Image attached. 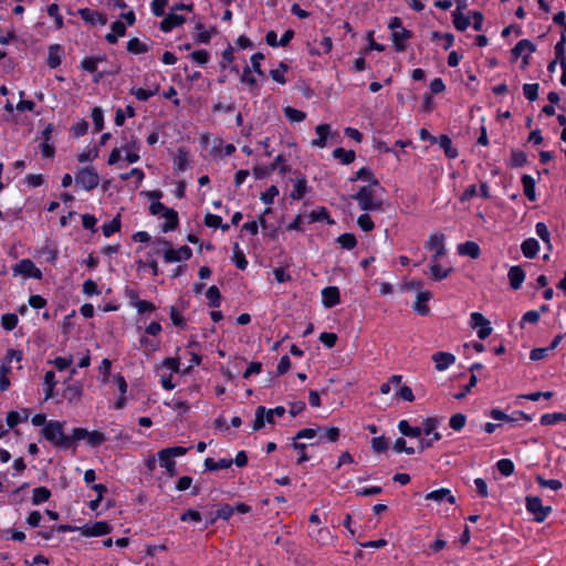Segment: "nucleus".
Returning <instances> with one entry per match:
<instances>
[{
  "label": "nucleus",
  "mask_w": 566,
  "mask_h": 566,
  "mask_svg": "<svg viewBox=\"0 0 566 566\" xmlns=\"http://www.w3.org/2000/svg\"><path fill=\"white\" fill-rule=\"evenodd\" d=\"M41 436L61 450H75L77 442L85 440L91 448H97L106 441V437L102 431H88L85 428H73L71 434L64 433V422L51 420L50 423L42 428Z\"/></svg>",
  "instance_id": "f257e3e1"
},
{
  "label": "nucleus",
  "mask_w": 566,
  "mask_h": 566,
  "mask_svg": "<svg viewBox=\"0 0 566 566\" xmlns=\"http://www.w3.org/2000/svg\"><path fill=\"white\" fill-rule=\"evenodd\" d=\"M378 186H363L353 195V199L363 211H382L384 202L375 196V188Z\"/></svg>",
  "instance_id": "f03ea898"
},
{
  "label": "nucleus",
  "mask_w": 566,
  "mask_h": 566,
  "mask_svg": "<svg viewBox=\"0 0 566 566\" xmlns=\"http://www.w3.org/2000/svg\"><path fill=\"white\" fill-rule=\"evenodd\" d=\"M75 184L86 191H92L98 186L99 176L94 167H83L75 174Z\"/></svg>",
  "instance_id": "7ed1b4c3"
},
{
  "label": "nucleus",
  "mask_w": 566,
  "mask_h": 566,
  "mask_svg": "<svg viewBox=\"0 0 566 566\" xmlns=\"http://www.w3.org/2000/svg\"><path fill=\"white\" fill-rule=\"evenodd\" d=\"M439 421L437 418H426L422 422V433L426 436L432 434L431 439H420L419 441V451L422 452L424 449L430 448L433 442L439 441L441 439V434L436 431L438 428Z\"/></svg>",
  "instance_id": "20e7f679"
},
{
  "label": "nucleus",
  "mask_w": 566,
  "mask_h": 566,
  "mask_svg": "<svg viewBox=\"0 0 566 566\" xmlns=\"http://www.w3.org/2000/svg\"><path fill=\"white\" fill-rule=\"evenodd\" d=\"M113 526L107 521H97L86 523L78 527V532L84 537H98L112 533Z\"/></svg>",
  "instance_id": "39448f33"
},
{
  "label": "nucleus",
  "mask_w": 566,
  "mask_h": 566,
  "mask_svg": "<svg viewBox=\"0 0 566 566\" xmlns=\"http://www.w3.org/2000/svg\"><path fill=\"white\" fill-rule=\"evenodd\" d=\"M424 249L432 253L431 262H438L446 254L444 234H430L424 243Z\"/></svg>",
  "instance_id": "423d86ee"
},
{
  "label": "nucleus",
  "mask_w": 566,
  "mask_h": 566,
  "mask_svg": "<svg viewBox=\"0 0 566 566\" xmlns=\"http://www.w3.org/2000/svg\"><path fill=\"white\" fill-rule=\"evenodd\" d=\"M13 275H23L35 280L42 279L41 270L30 259H22L12 266Z\"/></svg>",
  "instance_id": "0eeeda50"
},
{
  "label": "nucleus",
  "mask_w": 566,
  "mask_h": 566,
  "mask_svg": "<svg viewBox=\"0 0 566 566\" xmlns=\"http://www.w3.org/2000/svg\"><path fill=\"white\" fill-rule=\"evenodd\" d=\"M526 509L533 514L534 520L539 523L543 522L552 511V507L544 506L542 500L537 496L526 497Z\"/></svg>",
  "instance_id": "6e6552de"
},
{
  "label": "nucleus",
  "mask_w": 566,
  "mask_h": 566,
  "mask_svg": "<svg viewBox=\"0 0 566 566\" xmlns=\"http://www.w3.org/2000/svg\"><path fill=\"white\" fill-rule=\"evenodd\" d=\"M106 60V55H96V56H85L82 59L80 67L91 74H94V82L98 83L105 75L104 72H97V66L99 62Z\"/></svg>",
  "instance_id": "1a4fd4ad"
},
{
  "label": "nucleus",
  "mask_w": 566,
  "mask_h": 566,
  "mask_svg": "<svg viewBox=\"0 0 566 566\" xmlns=\"http://www.w3.org/2000/svg\"><path fill=\"white\" fill-rule=\"evenodd\" d=\"M470 326L473 329H478V337L480 339H485L492 333L490 322L481 313L478 312L471 314Z\"/></svg>",
  "instance_id": "9d476101"
},
{
  "label": "nucleus",
  "mask_w": 566,
  "mask_h": 566,
  "mask_svg": "<svg viewBox=\"0 0 566 566\" xmlns=\"http://www.w3.org/2000/svg\"><path fill=\"white\" fill-rule=\"evenodd\" d=\"M77 12L86 23L99 25H105L107 23V15L104 12L92 10L90 8H81Z\"/></svg>",
  "instance_id": "9b49d317"
},
{
  "label": "nucleus",
  "mask_w": 566,
  "mask_h": 566,
  "mask_svg": "<svg viewBox=\"0 0 566 566\" xmlns=\"http://www.w3.org/2000/svg\"><path fill=\"white\" fill-rule=\"evenodd\" d=\"M186 22V17L182 14H177L176 11H171L166 14V17L160 21L159 29L168 33L172 31L175 28L182 25Z\"/></svg>",
  "instance_id": "f8f14e48"
},
{
  "label": "nucleus",
  "mask_w": 566,
  "mask_h": 566,
  "mask_svg": "<svg viewBox=\"0 0 566 566\" xmlns=\"http://www.w3.org/2000/svg\"><path fill=\"white\" fill-rule=\"evenodd\" d=\"M322 303L326 308H332L340 303V292L337 286H326L321 292Z\"/></svg>",
  "instance_id": "ddd939ff"
},
{
  "label": "nucleus",
  "mask_w": 566,
  "mask_h": 566,
  "mask_svg": "<svg viewBox=\"0 0 566 566\" xmlns=\"http://www.w3.org/2000/svg\"><path fill=\"white\" fill-rule=\"evenodd\" d=\"M432 360L434 361L436 369L443 371L455 363V356L447 352H437L432 355Z\"/></svg>",
  "instance_id": "4468645a"
},
{
  "label": "nucleus",
  "mask_w": 566,
  "mask_h": 566,
  "mask_svg": "<svg viewBox=\"0 0 566 566\" xmlns=\"http://www.w3.org/2000/svg\"><path fill=\"white\" fill-rule=\"evenodd\" d=\"M157 458L159 465L165 468L166 475L169 478H174L178 474L176 468V461L168 453H166L163 449L157 452Z\"/></svg>",
  "instance_id": "2eb2a0df"
},
{
  "label": "nucleus",
  "mask_w": 566,
  "mask_h": 566,
  "mask_svg": "<svg viewBox=\"0 0 566 566\" xmlns=\"http://www.w3.org/2000/svg\"><path fill=\"white\" fill-rule=\"evenodd\" d=\"M426 500L434 501L438 503L448 502L450 504L455 503V496L451 493L449 489L441 488L438 490H433L424 495Z\"/></svg>",
  "instance_id": "dca6fc26"
},
{
  "label": "nucleus",
  "mask_w": 566,
  "mask_h": 566,
  "mask_svg": "<svg viewBox=\"0 0 566 566\" xmlns=\"http://www.w3.org/2000/svg\"><path fill=\"white\" fill-rule=\"evenodd\" d=\"M308 223L314 222H326L327 224H334V219L331 218L329 211L326 207H318L315 210H312L308 214L305 216Z\"/></svg>",
  "instance_id": "f3484780"
},
{
  "label": "nucleus",
  "mask_w": 566,
  "mask_h": 566,
  "mask_svg": "<svg viewBox=\"0 0 566 566\" xmlns=\"http://www.w3.org/2000/svg\"><path fill=\"white\" fill-rule=\"evenodd\" d=\"M340 430L337 427H319L318 426V439L315 444L324 441L336 442L339 439ZM314 446V443H311Z\"/></svg>",
  "instance_id": "a211bd4d"
},
{
  "label": "nucleus",
  "mask_w": 566,
  "mask_h": 566,
  "mask_svg": "<svg viewBox=\"0 0 566 566\" xmlns=\"http://www.w3.org/2000/svg\"><path fill=\"white\" fill-rule=\"evenodd\" d=\"M357 180L367 181V186H380L379 180L375 177L374 172L368 167H361L355 172L354 176L349 177L350 182H355Z\"/></svg>",
  "instance_id": "6ab92c4d"
},
{
  "label": "nucleus",
  "mask_w": 566,
  "mask_h": 566,
  "mask_svg": "<svg viewBox=\"0 0 566 566\" xmlns=\"http://www.w3.org/2000/svg\"><path fill=\"white\" fill-rule=\"evenodd\" d=\"M412 36V32L405 28L399 31H395L391 34L394 48L397 52H403L406 50V41Z\"/></svg>",
  "instance_id": "aec40b11"
},
{
  "label": "nucleus",
  "mask_w": 566,
  "mask_h": 566,
  "mask_svg": "<svg viewBox=\"0 0 566 566\" xmlns=\"http://www.w3.org/2000/svg\"><path fill=\"white\" fill-rule=\"evenodd\" d=\"M431 298V293L422 291L417 294L416 302L413 304V311L421 316H427L430 313L429 306L426 304Z\"/></svg>",
  "instance_id": "412c9836"
},
{
  "label": "nucleus",
  "mask_w": 566,
  "mask_h": 566,
  "mask_svg": "<svg viewBox=\"0 0 566 566\" xmlns=\"http://www.w3.org/2000/svg\"><path fill=\"white\" fill-rule=\"evenodd\" d=\"M163 217L166 220L165 223L161 226V231L164 233L175 231L178 228L179 216L175 209L169 208L168 210H166V212L163 214Z\"/></svg>",
  "instance_id": "4be33fe9"
},
{
  "label": "nucleus",
  "mask_w": 566,
  "mask_h": 566,
  "mask_svg": "<svg viewBox=\"0 0 566 566\" xmlns=\"http://www.w3.org/2000/svg\"><path fill=\"white\" fill-rule=\"evenodd\" d=\"M82 395H83V385L80 381L69 384L63 391V397L69 402L78 401L81 399Z\"/></svg>",
  "instance_id": "5701e85b"
},
{
  "label": "nucleus",
  "mask_w": 566,
  "mask_h": 566,
  "mask_svg": "<svg viewBox=\"0 0 566 566\" xmlns=\"http://www.w3.org/2000/svg\"><path fill=\"white\" fill-rule=\"evenodd\" d=\"M307 192V179L304 175L298 176L293 185V190L290 193V197L293 200H301Z\"/></svg>",
  "instance_id": "b1692460"
},
{
  "label": "nucleus",
  "mask_w": 566,
  "mask_h": 566,
  "mask_svg": "<svg viewBox=\"0 0 566 566\" xmlns=\"http://www.w3.org/2000/svg\"><path fill=\"white\" fill-rule=\"evenodd\" d=\"M510 285L513 290H518L525 280V273L518 265H514L509 270L507 273Z\"/></svg>",
  "instance_id": "393cba45"
},
{
  "label": "nucleus",
  "mask_w": 566,
  "mask_h": 566,
  "mask_svg": "<svg viewBox=\"0 0 566 566\" xmlns=\"http://www.w3.org/2000/svg\"><path fill=\"white\" fill-rule=\"evenodd\" d=\"M315 130L317 138L312 140V145L318 148H324L331 134V126L328 124H319L316 126Z\"/></svg>",
  "instance_id": "a878e982"
},
{
  "label": "nucleus",
  "mask_w": 566,
  "mask_h": 566,
  "mask_svg": "<svg viewBox=\"0 0 566 566\" xmlns=\"http://www.w3.org/2000/svg\"><path fill=\"white\" fill-rule=\"evenodd\" d=\"M233 464V460L231 458H222L216 461L213 458H206L203 465L207 471H217L221 469H229Z\"/></svg>",
  "instance_id": "bb28decb"
},
{
  "label": "nucleus",
  "mask_w": 566,
  "mask_h": 566,
  "mask_svg": "<svg viewBox=\"0 0 566 566\" xmlns=\"http://www.w3.org/2000/svg\"><path fill=\"white\" fill-rule=\"evenodd\" d=\"M62 48L60 44H51L49 46V54L46 59V64L50 69H56L61 65L62 56H61Z\"/></svg>",
  "instance_id": "cd10ccee"
},
{
  "label": "nucleus",
  "mask_w": 566,
  "mask_h": 566,
  "mask_svg": "<svg viewBox=\"0 0 566 566\" xmlns=\"http://www.w3.org/2000/svg\"><path fill=\"white\" fill-rule=\"evenodd\" d=\"M431 40L442 49L449 50L453 45L454 36L451 33L433 31L431 34Z\"/></svg>",
  "instance_id": "c85d7f7f"
},
{
  "label": "nucleus",
  "mask_w": 566,
  "mask_h": 566,
  "mask_svg": "<svg viewBox=\"0 0 566 566\" xmlns=\"http://www.w3.org/2000/svg\"><path fill=\"white\" fill-rule=\"evenodd\" d=\"M399 432L409 438H420L422 434V429L420 427H412L407 420H400L398 422Z\"/></svg>",
  "instance_id": "c756f323"
},
{
  "label": "nucleus",
  "mask_w": 566,
  "mask_h": 566,
  "mask_svg": "<svg viewBox=\"0 0 566 566\" xmlns=\"http://www.w3.org/2000/svg\"><path fill=\"white\" fill-rule=\"evenodd\" d=\"M333 157L338 159L342 165H349L356 158V153L353 149L346 150L343 147H337L333 150Z\"/></svg>",
  "instance_id": "7c9ffc66"
},
{
  "label": "nucleus",
  "mask_w": 566,
  "mask_h": 566,
  "mask_svg": "<svg viewBox=\"0 0 566 566\" xmlns=\"http://www.w3.org/2000/svg\"><path fill=\"white\" fill-rule=\"evenodd\" d=\"M188 151L184 147H179L174 158L175 169L178 172H184L188 169Z\"/></svg>",
  "instance_id": "2f4dec72"
},
{
  "label": "nucleus",
  "mask_w": 566,
  "mask_h": 566,
  "mask_svg": "<svg viewBox=\"0 0 566 566\" xmlns=\"http://www.w3.org/2000/svg\"><path fill=\"white\" fill-rule=\"evenodd\" d=\"M43 385H44V394H45L44 399L48 400L53 397V392H54V389L56 386L55 373L53 370H48L44 374Z\"/></svg>",
  "instance_id": "473e14b6"
},
{
  "label": "nucleus",
  "mask_w": 566,
  "mask_h": 566,
  "mask_svg": "<svg viewBox=\"0 0 566 566\" xmlns=\"http://www.w3.org/2000/svg\"><path fill=\"white\" fill-rule=\"evenodd\" d=\"M149 49H150L149 45L142 42L138 38H132L127 42V51L130 54H135V55L144 54V53H147L149 51Z\"/></svg>",
  "instance_id": "72a5a7b5"
},
{
  "label": "nucleus",
  "mask_w": 566,
  "mask_h": 566,
  "mask_svg": "<svg viewBox=\"0 0 566 566\" xmlns=\"http://www.w3.org/2000/svg\"><path fill=\"white\" fill-rule=\"evenodd\" d=\"M51 497V491L46 486H38L32 491V504L40 505Z\"/></svg>",
  "instance_id": "f704fd0d"
},
{
  "label": "nucleus",
  "mask_w": 566,
  "mask_h": 566,
  "mask_svg": "<svg viewBox=\"0 0 566 566\" xmlns=\"http://www.w3.org/2000/svg\"><path fill=\"white\" fill-rule=\"evenodd\" d=\"M206 297L208 298V305L212 308H218L221 305V293L217 285H211L208 287L206 292Z\"/></svg>",
  "instance_id": "c9c22d12"
},
{
  "label": "nucleus",
  "mask_w": 566,
  "mask_h": 566,
  "mask_svg": "<svg viewBox=\"0 0 566 566\" xmlns=\"http://www.w3.org/2000/svg\"><path fill=\"white\" fill-rule=\"evenodd\" d=\"M438 143L440 148L444 150V154L448 158L458 157V149L452 147V140L448 135H440Z\"/></svg>",
  "instance_id": "e433bc0d"
},
{
  "label": "nucleus",
  "mask_w": 566,
  "mask_h": 566,
  "mask_svg": "<svg viewBox=\"0 0 566 566\" xmlns=\"http://www.w3.org/2000/svg\"><path fill=\"white\" fill-rule=\"evenodd\" d=\"M122 222H120V214H117L109 222H105L102 226V231L104 237L109 238L114 233L118 232L120 230Z\"/></svg>",
  "instance_id": "4c0bfd02"
},
{
  "label": "nucleus",
  "mask_w": 566,
  "mask_h": 566,
  "mask_svg": "<svg viewBox=\"0 0 566 566\" xmlns=\"http://www.w3.org/2000/svg\"><path fill=\"white\" fill-rule=\"evenodd\" d=\"M522 185L524 189V195L527 197L528 200L535 201L536 200V193H535V180L530 175H524L522 177Z\"/></svg>",
  "instance_id": "58836bf2"
},
{
  "label": "nucleus",
  "mask_w": 566,
  "mask_h": 566,
  "mask_svg": "<svg viewBox=\"0 0 566 566\" xmlns=\"http://www.w3.org/2000/svg\"><path fill=\"white\" fill-rule=\"evenodd\" d=\"M521 249L526 258L532 259L537 254L539 244L536 239L530 238L523 241Z\"/></svg>",
  "instance_id": "ea45409f"
},
{
  "label": "nucleus",
  "mask_w": 566,
  "mask_h": 566,
  "mask_svg": "<svg viewBox=\"0 0 566 566\" xmlns=\"http://www.w3.org/2000/svg\"><path fill=\"white\" fill-rule=\"evenodd\" d=\"M203 222L208 228H220L222 231H228L230 228L229 224L222 223V218L220 216L210 212L205 216Z\"/></svg>",
  "instance_id": "a19ab883"
},
{
  "label": "nucleus",
  "mask_w": 566,
  "mask_h": 566,
  "mask_svg": "<svg viewBox=\"0 0 566 566\" xmlns=\"http://www.w3.org/2000/svg\"><path fill=\"white\" fill-rule=\"evenodd\" d=\"M286 159L283 154H279L274 160L269 165V171L279 169L281 175L290 172L291 168L285 164Z\"/></svg>",
  "instance_id": "79ce46f5"
},
{
  "label": "nucleus",
  "mask_w": 566,
  "mask_h": 566,
  "mask_svg": "<svg viewBox=\"0 0 566 566\" xmlns=\"http://www.w3.org/2000/svg\"><path fill=\"white\" fill-rule=\"evenodd\" d=\"M266 408L264 406H259L255 409V418L252 424L253 431H260L264 428L266 422Z\"/></svg>",
  "instance_id": "37998d69"
},
{
  "label": "nucleus",
  "mask_w": 566,
  "mask_h": 566,
  "mask_svg": "<svg viewBox=\"0 0 566 566\" xmlns=\"http://www.w3.org/2000/svg\"><path fill=\"white\" fill-rule=\"evenodd\" d=\"M159 91V85H156L154 90H145L142 87L132 88L130 94L134 95L138 101L146 102L154 95H156Z\"/></svg>",
  "instance_id": "c03bdc74"
},
{
  "label": "nucleus",
  "mask_w": 566,
  "mask_h": 566,
  "mask_svg": "<svg viewBox=\"0 0 566 566\" xmlns=\"http://www.w3.org/2000/svg\"><path fill=\"white\" fill-rule=\"evenodd\" d=\"M336 242L345 250H353L357 245V239L353 233H343L337 239Z\"/></svg>",
  "instance_id": "a18cd8bd"
},
{
  "label": "nucleus",
  "mask_w": 566,
  "mask_h": 566,
  "mask_svg": "<svg viewBox=\"0 0 566 566\" xmlns=\"http://www.w3.org/2000/svg\"><path fill=\"white\" fill-rule=\"evenodd\" d=\"M285 117L291 123H301L305 119L306 114L303 111H298L292 106H286L283 109Z\"/></svg>",
  "instance_id": "49530a36"
},
{
  "label": "nucleus",
  "mask_w": 566,
  "mask_h": 566,
  "mask_svg": "<svg viewBox=\"0 0 566 566\" xmlns=\"http://www.w3.org/2000/svg\"><path fill=\"white\" fill-rule=\"evenodd\" d=\"M48 14L54 19L55 28L57 30L62 29L64 25V20L62 14L60 13V8L57 3H51L46 9Z\"/></svg>",
  "instance_id": "de8ad7c7"
},
{
  "label": "nucleus",
  "mask_w": 566,
  "mask_h": 566,
  "mask_svg": "<svg viewBox=\"0 0 566 566\" xmlns=\"http://www.w3.org/2000/svg\"><path fill=\"white\" fill-rule=\"evenodd\" d=\"M534 52L535 51V45L528 41V40H521L520 42H517V44L512 49V54L514 55V57H518L521 54H523L524 52Z\"/></svg>",
  "instance_id": "09e8293b"
},
{
  "label": "nucleus",
  "mask_w": 566,
  "mask_h": 566,
  "mask_svg": "<svg viewBox=\"0 0 566 566\" xmlns=\"http://www.w3.org/2000/svg\"><path fill=\"white\" fill-rule=\"evenodd\" d=\"M429 269L431 277L436 281L446 279L450 272L449 269H444L438 262H431Z\"/></svg>",
  "instance_id": "8fccbe9b"
},
{
  "label": "nucleus",
  "mask_w": 566,
  "mask_h": 566,
  "mask_svg": "<svg viewBox=\"0 0 566 566\" xmlns=\"http://www.w3.org/2000/svg\"><path fill=\"white\" fill-rule=\"evenodd\" d=\"M91 117L94 125V130L96 133L101 132L104 128V113L103 109L98 106L94 107L91 113Z\"/></svg>",
  "instance_id": "3c124183"
},
{
  "label": "nucleus",
  "mask_w": 566,
  "mask_h": 566,
  "mask_svg": "<svg viewBox=\"0 0 566 566\" xmlns=\"http://www.w3.org/2000/svg\"><path fill=\"white\" fill-rule=\"evenodd\" d=\"M481 250L476 242L467 241L462 243V255H468L472 259H478L480 256Z\"/></svg>",
  "instance_id": "603ef678"
},
{
  "label": "nucleus",
  "mask_w": 566,
  "mask_h": 566,
  "mask_svg": "<svg viewBox=\"0 0 566 566\" xmlns=\"http://www.w3.org/2000/svg\"><path fill=\"white\" fill-rule=\"evenodd\" d=\"M233 262L239 270L244 271L249 264L244 253L238 244L233 248Z\"/></svg>",
  "instance_id": "864d4df0"
},
{
  "label": "nucleus",
  "mask_w": 566,
  "mask_h": 566,
  "mask_svg": "<svg viewBox=\"0 0 566 566\" xmlns=\"http://www.w3.org/2000/svg\"><path fill=\"white\" fill-rule=\"evenodd\" d=\"M559 421H566V413H562V412L545 413L541 417V423L543 426L555 424Z\"/></svg>",
  "instance_id": "5fc2aeb1"
},
{
  "label": "nucleus",
  "mask_w": 566,
  "mask_h": 566,
  "mask_svg": "<svg viewBox=\"0 0 566 566\" xmlns=\"http://www.w3.org/2000/svg\"><path fill=\"white\" fill-rule=\"evenodd\" d=\"M70 132H71L72 136L75 138L84 136L88 132V122L85 119H81V120L74 123L71 126Z\"/></svg>",
  "instance_id": "6e6d98bb"
},
{
  "label": "nucleus",
  "mask_w": 566,
  "mask_h": 566,
  "mask_svg": "<svg viewBox=\"0 0 566 566\" xmlns=\"http://www.w3.org/2000/svg\"><path fill=\"white\" fill-rule=\"evenodd\" d=\"M19 318L17 314L7 313L1 316V326L6 331H13L18 325Z\"/></svg>",
  "instance_id": "4d7b16f0"
},
{
  "label": "nucleus",
  "mask_w": 566,
  "mask_h": 566,
  "mask_svg": "<svg viewBox=\"0 0 566 566\" xmlns=\"http://www.w3.org/2000/svg\"><path fill=\"white\" fill-rule=\"evenodd\" d=\"M292 448L297 451L298 458L296 463L303 464L310 460L308 454L306 453L307 446L303 442H298L297 440H293Z\"/></svg>",
  "instance_id": "13d9d810"
},
{
  "label": "nucleus",
  "mask_w": 566,
  "mask_h": 566,
  "mask_svg": "<svg viewBox=\"0 0 566 566\" xmlns=\"http://www.w3.org/2000/svg\"><path fill=\"white\" fill-rule=\"evenodd\" d=\"M371 448L376 453L386 452L389 448V441L384 436L375 437L371 439Z\"/></svg>",
  "instance_id": "bf43d9fd"
},
{
  "label": "nucleus",
  "mask_w": 566,
  "mask_h": 566,
  "mask_svg": "<svg viewBox=\"0 0 566 566\" xmlns=\"http://www.w3.org/2000/svg\"><path fill=\"white\" fill-rule=\"evenodd\" d=\"M169 316H170L172 324L176 327L184 328L186 326V319L176 306L169 307Z\"/></svg>",
  "instance_id": "052dcab7"
},
{
  "label": "nucleus",
  "mask_w": 566,
  "mask_h": 566,
  "mask_svg": "<svg viewBox=\"0 0 566 566\" xmlns=\"http://www.w3.org/2000/svg\"><path fill=\"white\" fill-rule=\"evenodd\" d=\"M189 57L193 62H196V63H198L200 65H205V64H207L209 62L210 54H209V52L207 50L200 49V50H196V51L191 52L189 54Z\"/></svg>",
  "instance_id": "680f3d73"
},
{
  "label": "nucleus",
  "mask_w": 566,
  "mask_h": 566,
  "mask_svg": "<svg viewBox=\"0 0 566 566\" xmlns=\"http://www.w3.org/2000/svg\"><path fill=\"white\" fill-rule=\"evenodd\" d=\"M357 226L365 232H370L375 228V223L368 213H363L357 218Z\"/></svg>",
  "instance_id": "e2e57ef3"
},
{
  "label": "nucleus",
  "mask_w": 566,
  "mask_h": 566,
  "mask_svg": "<svg viewBox=\"0 0 566 566\" xmlns=\"http://www.w3.org/2000/svg\"><path fill=\"white\" fill-rule=\"evenodd\" d=\"M133 306L139 314L151 313L156 311V305L146 300H137V302H133Z\"/></svg>",
  "instance_id": "0e129e2a"
},
{
  "label": "nucleus",
  "mask_w": 566,
  "mask_h": 566,
  "mask_svg": "<svg viewBox=\"0 0 566 566\" xmlns=\"http://www.w3.org/2000/svg\"><path fill=\"white\" fill-rule=\"evenodd\" d=\"M279 195V188L275 185L270 186L264 192L261 193V201L265 205H272L274 198Z\"/></svg>",
  "instance_id": "69168bd1"
},
{
  "label": "nucleus",
  "mask_w": 566,
  "mask_h": 566,
  "mask_svg": "<svg viewBox=\"0 0 566 566\" xmlns=\"http://www.w3.org/2000/svg\"><path fill=\"white\" fill-rule=\"evenodd\" d=\"M527 163L526 154L522 150H512L511 165L513 167H522Z\"/></svg>",
  "instance_id": "338daca9"
},
{
  "label": "nucleus",
  "mask_w": 566,
  "mask_h": 566,
  "mask_svg": "<svg viewBox=\"0 0 566 566\" xmlns=\"http://www.w3.org/2000/svg\"><path fill=\"white\" fill-rule=\"evenodd\" d=\"M497 470L504 475L509 476L514 472V463L510 459H502L496 463Z\"/></svg>",
  "instance_id": "774afa93"
}]
</instances>
